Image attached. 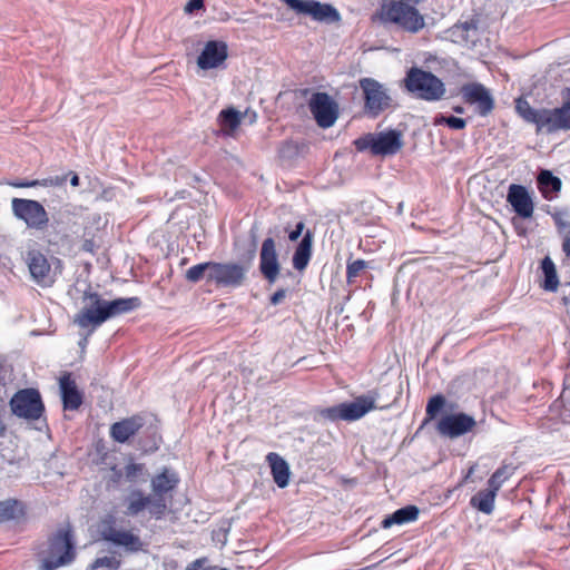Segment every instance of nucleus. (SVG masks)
I'll list each match as a JSON object with an SVG mask.
<instances>
[{
	"mask_svg": "<svg viewBox=\"0 0 570 570\" xmlns=\"http://www.w3.org/2000/svg\"><path fill=\"white\" fill-rule=\"evenodd\" d=\"M81 303L82 306L75 315L73 323L82 330H89V334H92L109 318L135 311L141 304L138 297L106 301L98 293L91 291L83 293Z\"/></svg>",
	"mask_w": 570,
	"mask_h": 570,
	"instance_id": "1",
	"label": "nucleus"
},
{
	"mask_svg": "<svg viewBox=\"0 0 570 570\" xmlns=\"http://www.w3.org/2000/svg\"><path fill=\"white\" fill-rule=\"evenodd\" d=\"M376 18L383 23L396 24L404 31L416 33L425 26L424 17L411 3L381 0Z\"/></svg>",
	"mask_w": 570,
	"mask_h": 570,
	"instance_id": "2",
	"label": "nucleus"
},
{
	"mask_svg": "<svg viewBox=\"0 0 570 570\" xmlns=\"http://www.w3.org/2000/svg\"><path fill=\"white\" fill-rule=\"evenodd\" d=\"M40 570H56L69 564L76 556L72 534L68 529L58 530L49 540L46 550L39 552Z\"/></svg>",
	"mask_w": 570,
	"mask_h": 570,
	"instance_id": "3",
	"label": "nucleus"
},
{
	"mask_svg": "<svg viewBox=\"0 0 570 570\" xmlns=\"http://www.w3.org/2000/svg\"><path fill=\"white\" fill-rule=\"evenodd\" d=\"M358 86L363 94L364 112L371 117L376 118L393 105V99L390 90L381 82L373 78H361Z\"/></svg>",
	"mask_w": 570,
	"mask_h": 570,
	"instance_id": "4",
	"label": "nucleus"
},
{
	"mask_svg": "<svg viewBox=\"0 0 570 570\" xmlns=\"http://www.w3.org/2000/svg\"><path fill=\"white\" fill-rule=\"evenodd\" d=\"M13 215L26 223L29 228L42 230L47 227L49 217L45 207L37 200L13 198L11 202Z\"/></svg>",
	"mask_w": 570,
	"mask_h": 570,
	"instance_id": "5",
	"label": "nucleus"
},
{
	"mask_svg": "<svg viewBox=\"0 0 570 570\" xmlns=\"http://www.w3.org/2000/svg\"><path fill=\"white\" fill-rule=\"evenodd\" d=\"M308 108L316 124L322 128L332 127L340 115L337 101L323 91L312 94L308 99Z\"/></svg>",
	"mask_w": 570,
	"mask_h": 570,
	"instance_id": "6",
	"label": "nucleus"
},
{
	"mask_svg": "<svg viewBox=\"0 0 570 570\" xmlns=\"http://www.w3.org/2000/svg\"><path fill=\"white\" fill-rule=\"evenodd\" d=\"M10 407L13 414L27 420H38L45 410L40 393L35 389L18 391L10 401Z\"/></svg>",
	"mask_w": 570,
	"mask_h": 570,
	"instance_id": "7",
	"label": "nucleus"
},
{
	"mask_svg": "<svg viewBox=\"0 0 570 570\" xmlns=\"http://www.w3.org/2000/svg\"><path fill=\"white\" fill-rule=\"evenodd\" d=\"M248 267L237 263H215L208 274V281L219 287L236 288L244 284Z\"/></svg>",
	"mask_w": 570,
	"mask_h": 570,
	"instance_id": "8",
	"label": "nucleus"
},
{
	"mask_svg": "<svg viewBox=\"0 0 570 570\" xmlns=\"http://www.w3.org/2000/svg\"><path fill=\"white\" fill-rule=\"evenodd\" d=\"M31 278L41 287H50L57 279V268H52L50 262L38 250L28 252L26 258Z\"/></svg>",
	"mask_w": 570,
	"mask_h": 570,
	"instance_id": "9",
	"label": "nucleus"
},
{
	"mask_svg": "<svg viewBox=\"0 0 570 570\" xmlns=\"http://www.w3.org/2000/svg\"><path fill=\"white\" fill-rule=\"evenodd\" d=\"M476 422L473 416L465 413H455L443 416L436 425L441 435L450 439L459 438L474 429Z\"/></svg>",
	"mask_w": 570,
	"mask_h": 570,
	"instance_id": "10",
	"label": "nucleus"
},
{
	"mask_svg": "<svg viewBox=\"0 0 570 570\" xmlns=\"http://www.w3.org/2000/svg\"><path fill=\"white\" fill-rule=\"evenodd\" d=\"M379 391L372 390L366 394L360 395L352 402L343 403V420L344 421H356L363 417L366 413L375 409H387L389 405L377 406Z\"/></svg>",
	"mask_w": 570,
	"mask_h": 570,
	"instance_id": "11",
	"label": "nucleus"
},
{
	"mask_svg": "<svg viewBox=\"0 0 570 570\" xmlns=\"http://www.w3.org/2000/svg\"><path fill=\"white\" fill-rule=\"evenodd\" d=\"M434 78L435 75L431 71L412 67L406 71L404 86L406 90L415 95V97L430 101V88L432 87Z\"/></svg>",
	"mask_w": 570,
	"mask_h": 570,
	"instance_id": "12",
	"label": "nucleus"
},
{
	"mask_svg": "<svg viewBox=\"0 0 570 570\" xmlns=\"http://www.w3.org/2000/svg\"><path fill=\"white\" fill-rule=\"evenodd\" d=\"M461 95L465 102L476 105L478 112L487 116L494 108V99L490 91L480 82L465 83L461 88Z\"/></svg>",
	"mask_w": 570,
	"mask_h": 570,
	"instance_id": "13",
	"label": "nucleus"
},
{
	"mask_svg": "<svg viewBox=\"0 0 570 570\" xmlns=\"http://www.w3.org/2000/svg\"><path fill=\"white\" fill-rule=\"evenodd\" d=\"M281 265L276 252L275 240L272 237L264 239L259 253V271L264 278L274 284L279 275Z\"/></svg>",
	"mask_w": 570,
	"mask_h": 570,
	"instance_id": "14",
	"label": "nucleus"
},
{
	"mask_svg": "<svg viewBox=\"0 0 570 570\" xmlns=\"http://www.w3.org/2000/svg\"><path fill=\"white\" fill-rule=\"evenodd\" d=\"M228 56L227 46L223 41H208L197 58V65L203 70L219 67Z\"/></svg>",
	"mask_w": 570,
	"mask_h": 570,
	"instance_id": "15",
	"label": "nucleus"
},
{
	"mask_svg": "<svg viewBox=\"0 0 570 570\" xmlns=\"http://www.w3.org/2000/svg\"><path fill=\"white\" fill-rule=\"evenodd\" d=\"M507 202L522 218H530L533 214V202L524 186L512 184L509 187Z\"/></svg>",
	"mask_w": 570,
	"mask_h": 570,
	"instance_id": "16",
	"label": "nucleus"
},
{
	"mask_svg": "<svg viewBox=\"0 0 570 570\" xmlns=\"http://www.w3.org/2000/svg\"><path fill=\"white\" fill-rule=\"evenodd\" d=\"M60 393L65 410L75 411L82 404V395L77 389L70 373L63 374L59 380Z\"/></svg>",
	"mask_w": 570,
	"mask_h": 570,
	"instance_id": "17",
	"label": "nucleus"
},
{
	"mask_svg": "<svg viewBox=\"0 0 570 570\" xmlns=\"http://www.w3.org/2000/svg\"><path fill=\"white\" fill-rule=\"evenodd\" d=\"M142 425L144 420L141 416H131L129 419L114 423L110 428V435L115 441L125 443L132 435H135L142 428Z\"/></svg>",
	"mask_w": 570,
	"mask_h": 570,
	"instance_id": "18",
	"label": "nucleus"
},
{
	"mask_svg": "<svg viewBox=\"0 0 570 570\" xmlns=\"http://www.w3.org/2000/svg\"><path fill=\"white\" fill-rule=\"evenodd\" d=\"M515 110L525 121L534 124L539 131H546L547 121H544V118L548 117V109H534L525 99L518 98Z\"/></svg>",
	"mask_w": 570,
	"mask_h": 570,
	"instance_id": "19",
	"label": "nucleus"
},
{
	"mask_svg": "<svg viewBox=\"0 0 570 570\" xmlns=\"http://www.w3.org/2000/svg\"><path fill=\"white\" fill-rule=\"evenodd\" d=\"M547 132L558 130H570V108L569 105H561L559 108L548 109Z\"/></svg>",
	"mask_w": 570,
	"mask_h": 570,
	"instance_id": "20",
	"label": "nucleus"
},
{
	"mask_svg": "<svg viewBox=\"0 0 570 570\" xmlns=\"http://www.w3.org/2000/svg\"><path fill=\"white\" fill-rule=\"evenodd\" d=\"M266 461L271 466L274 482L279 488L287 487L291 475L288 463L279 454L275 452L268 453L266 456Z\"/></svg>",
	"mask_w": 570,
	"mask_h": 570,
	"instance_id": "21",
	"label": "nucleus"
},
{
	"mask_svg": "<svg viewBox=\"0 0 570 570\" xmlns=\"http://www.w3.org/2000/svg\"><path fill=\"white\" fill-rule=\"evenodd\" d=\"M313 234L307 230L299 244L297 245L293 255V266L297 271H303L309 263L312 256Z\"/></svg>",
	"mask_w": 570,
	"mask_h": 570,
	"instance_id": "22",
	"label": "nucleus"
},
{
	"mask_svg": "<svg viewBox=\"0 0 570 570\" xmlns=\"http://www.w3.org/2000/svg\"><path fill=\"white\" fill-rule=\"evenodd\" d=\"M179 482L178 475L165 468L161 473L151 479V490L154 494L165 495L173 491Z\"/></svg>",
	"mask_w": 570,
	"mask_h": 570,
	"instance_id": "23",
	"label": "nucleus"
},
{
	"mask_svg": "<svg viewBox=\"0 0 570 570\" xmlns=\"http://www.w3.org/2000/svg\"><path fill=\"white\" fill-rule=\"evenodd\" d=\"M218 124L220 131L227 137L235 138V130L242 125L240 111L235 107L223 109L218 115Z\"/></svg>",
	"mask_w": 570,
	"mask_h": 570,
	"instance_id": "24",
	"label": "nucleus"
},
{
	"mask_svg": "<svg viewBox=\"0 0 570 570\" xmlns=\"http://www.w3.org/2000/svg\"><path fill=\"white\" fill-rule=\"evenodd\" d=\"M105 539L131 551H137L141 546L139 537L130 531L109 529L105 533Z\"/></svg>",
	"mask_w": 570,
	"mask_h": 570,
	"instance_id": "25",
	"label": "nucleus"
},
{
	"mask_svg": "<svg viewBox=\"0 0 570 570\" xmlns=\"http://www.w3.org/2000/svg\"><path fill=\"white\" fill-rule=\"evenodd\" d=\"M403 131L399 128H386L379 132H370L352 142H401Z\"/></svg>",
	"mask_w": 570,
	"mask_h": 570,
	"instance_id": "26",
	"label": "nucleus"
},
{
	"mask_svg": "<svg viewBox=\"0 0 570 570\" xmlns=\"http://www.w3.org/2000/svg\"><path fill=\"white\" fill-rule=\"evenodd\" d=\"M419 517V509L415 505H407L396 510L382 521V528L387 529L393 524H404L415 521Z\"/></svg>",
	"mask_w": 570,
	"mask_h": 570,
	"instance_id": "27",
	"label": "nucleus"
},
{
	"mask_svg": "<svg viewBox=\"0 0 570 570\" xmlns=\"http://www.w3.org/2000/svg\"><path fill=\"white\" fill-rule=\"evenodd\" d=\"M497 493V491L489 487L474 494L470 500V504L482 513L491 514L494 510Z\"/></svg>",
	"mask_w": 570,
	"mask_h": 570,
	"instance_id": "28",
	"label": "nucleus"
},
{
	"mask_svg": "<svg viewBox=\"0 0 570 570\" xmlns=\"http://www.w3.org/2000/svg\"><path fill=\"white\" fill-rule=\"evenodd\" d=\"M478 27L475 20L471 19L463 23L456 24L452 29V36L455 37V41H463L466 45H475L478 35Z\"/></svg>",
	"mask_w": 570,
	"mask_h": 570,
	"instance_id": "29",
	"label": "nucleus"
},
{
	"mask_svg": "<svg viewBox=\"0 0 570 570\" xmlns=\"http://www.w3.org/2000/svg\"><path fill=\"white\" fill-rule=\"evenodd\" d=\"M402 145H356V153L371 157L385 158L395 155Z\"/></svg>",
	"mask_w": 570,
	"mask_h": 570,
	"instance_id": "30",
	"label": "nucleus"
},
{
	"mask_svg": "<svg viewBox=\"0 0 570 570\" xmlns=\"http://www.w3.org/2000/svg\"><path fill=\"white\" fill-rule=\"evenodd\" d=\"M541 268L544 274V282L542 287L548 292H556L559 286V278L557 275L556 265L549 256L542 259Z\"/></svg>",
	"mask_w": 570,
	"mask_h": 570,
	"instance_id": "31",
	"label": "nucleus"
},
{
	"mask_svg": "<svg viewBox=\"0 0 570 570\" xmlns=\"http://www.w3.org/2000/svg\"><path fill=\"white\" fill-rule=\"evenodd\" d=\"M67 180V176H55L45 179H36V180H18L8 183L12 187L17 188H26V187H50V186H62Z\"/></svg>",
	"mask_w": 570,
	"mask_h": 570,
	"instance_id": "32",
	"label": "nucleus"
},
{
	"mask_svg": "<svg viewBox=\"0 0 570 570\" xmlns=\"http://www.w3.org/2000/svg\"><path fill=\"white\" fill-rule=\"evenodd\" d=\"M149 502V495H144L139 490L132 491L128 499V505L126 513L128 515H137L144 509L147 508Z\"/></svg>",
	"mask_w": 570,
	"mask_h": 570,
	"instance_id": "33",
	"label": "nucleus"
},
{
	"mask_svg": "<svg viewBox=\"0 0 570 570\" xmlns=\"http://www.w3.org/2000/svg\"><path fill=\"white\" fill-rule=\"evenodd\" d=\"M515 468L512 464H503L489 479L488 487L499 491L502 484L514 473Z\"/></svg>",
	"mask_w": 570,
	"mask_h": 570,
	"instance_id": "34",
	"label": "nucleus"
},
{
	"mask_svg": "<svg viewBox=\"0 0 570 570\" xmlns=\"http://www.w3.org/2000/svg\"><path fill=\"white\" fill-rule=\"evenodd\" d=\"M538 183L543 193L559 191L561 189V180L553 176L549 170H542L538 177Z\"/></svg>",
	"mask_w": 570,
	"mask_h": 570,
	"instance_id": "35",
	"label": "nucleus"
},
{
	"mask_svg": "<svg viewBox=\"0 0 570 570\" xmlns=\"http://www.w3.org/2000/svg\"><path fill=\"white\" fill-rule=\"evenodd\" d=\"M213 262H206L191 266L186 272V279L191 283H197L205 276L208 278V274L212 271Z\"/></svg>",
	"mask_w": 570,
	"mask_h": 570,
	"instance_id": "36",
	"label": "nucleus"
},
{
	"mask_svg": "<svg viewBox=\"0 0 570 570\" xmlns=\"http://www.w3.org/2000/svg\"><path fill=\"white\" fill-rule=\"evenodd\" d=\"M149 512L156 519H161L167 510V502L164 495L154 494L149 495L148 505Z\"/></svg>",
	"mask_w": 570,
	"mask_h": 570,
	"instance_id": "37",
	"label": "nucleus"
},
{
	"mask_svg": "<svg viewBox=\"0 0 570 570\" xmlns=\"http://www.w3.org/2000/svg\"><path fill=\"white\" fill-rule=\"evenodd\" d=\"M368 267V263L364 259H355L352 262H347L346 266V278L347 282L351 284L355 281V278L363 272L365 268Z\"/></svg>",
	"mask_w": 570,
	"mask_h": 570,
	"instance_id": "38",
	"label": "nucleus"
},
{
	"mask_svg": "<svg viewBox=\"0 0 570 570\" xmlns=\"http://www.w3.org/2000/svg\"><path fill=\"white\" fill-rule=\"evenodd\" d=\"M19 512V503L17 501L0 502V523L14 519Z\"/></svg>",
	"mask_w": 570,
	"mask_h": 570,
	"instance_id": "39",
	"label": "nucleus"
},
{
	"mask_svg": "<svg viewBox=\"0 0 570 570\" xmlns=\"http://www.w3.org/2000/svg\"><path fill=\"white\" fill-rule=\"evenodd\" d=\"M445 405V397L441 394L432 396L426 405V415L434 419Z\"/></svg>",
	"mask_w": 570,
	"mask_h": 570,
	"instance_id": "40",
	"label": "nucleus"
},
{
	"mask_svg": "<svg viewBox=\"0 0 570 570\" xmlns=\"http://www.w3.org/2000/svg\"><path fill=\"white\" fill-rule=\"evenodd\" d=\"M119 567L120 560L116 556L99 557L91 564V569L107 568L109 570H117Z\"/></svg>",
	"mask_w": 570,
	"mask_h": 570,
	"instance_id": "41",
	"label": "nucleus"
},
{
	"mask_svg": "<svg viewBox=\"0 0 570 570\" xmlns=\"http://www.w3.org/2000/svg\"><path fill=\"white\" fill-rule=\"evenodd\" d=\"M438 125H446L451 129H463L466 125L465 119L455 117V116H440L435 118V122Z\"/></svg>",
	"mask_w": 570,
	"mask_h": 570,
	"instance_id": "42",
	"label": "nucleus"
},
{
	"mask_svg": "<svg viewBox=\"0 0 570 570\" xmlns=\"http://www.w3.org/2000/svg\"><path fill=\"white\" fill-rule=\"evenodd\" d=\"M445 94L444 82L435 76L432 87L430 88V101H438L443 98Z\"/></svg>",
	"mask_w": 570,
	"mask_h": 570,
	"instance_id": "43",
	"label": "nucleus"
},
{
	"mask_svg": "<svg viewBox=\"0 0 570 570\" xmlns=\"http://www.w3.org/2000/svg\"><path fill=\"white\" fill-rule=\"evenodd\" d=\"M305 145H282L279 157L284 160H291L301 153V147Z\"/></svg>",
	"mask_w": 570,
	"mask_h": 570,
	"instance_id": "44",
	"label": "nucleus"
},
{
	"mask_svg": "<svg viewBox=\"0 0 570 570\" xmlns=\"http://www.w3.org/2000/svg\"><path fill=\"white\" fill-rule=\"evenodd\" d=\"M322 415L331 421L343 420V403L323 410Z\"/></svg>",
	"mask_w": 570,
	"mask_h": 570,
	"instance_id": "45",
	"label": "nucleus"
},
{
	"mask_svg": "<svg viewBox=\"0 0 570 570\" xmlns=\"http://www.w3.org/2000/svg\"><path fill=\"white\" fill-rule=\"evenodd\" d=\"M142 469H144L142 464H138V463L127 464L125 468L126 478L129 481H134L135 478L142 471Z\"/></svg>",
	"mask_w": 570,
	"mask_h": 570,
	"instance_id": "46",
	"label": "nucleus"
},
{
	"mask_svg": "<svg viewBox=\"0 0 570 570\" xmlns=\"http://www.w3.org/2000/svg\"><path fill=\"white\" fill-rule=\"evenodd\" d=\"M242 125H253L257 120L256 111L247 108L245 111H240Z\"/></svg>",
	"mask_w": 570,
	"mask_h": 570,
	"instance_id": "47",
	"label": "nucleus"
},
{
	"mask_svg": "<svg viewBox=\"0 0 570 570\" xmlns=\"http://www.w3.org/2000/svg\"><path fill=\"white\" fill-rule=\"evenodd\" d=\"M204 7V0H189L185 7L187 13H193Z\"/></svg>",
	"mask_w": 570,
	"mask_h": 570,
	"instance_id": "48",
	"label": "nucleus"
},
{
	"mask_svg": "<svg viewBox=\"0 0 570 570\" xmlns=\"http://www.w3.org/2000/svg\"><path fill=\"white\" fill-rule=\"evenodd\" d=\"M285 297H286V289H284V288L277 289L271 296V304L272 305H278V304H281L284 301Z\"/></svg>",
	"mask_w": 570,
	"mask_h": 570,
	"instance_id": "49",
	"label": "nucleus"
},
{
	"mask_svg": "<svg viewBox=\"0 0 570 570\" xmlns=\"http://www.w3.org/2000/svg\"><path fill=\"white\" fill-rule=\"evenodd\" d=\"M304 227H305V225L303 222L297 223L295 226V229L288 234L289 240H292V242L297 240L299 238V236L302 235Z\"/></svg>",
	"mask_w": 570,
	"mask_h": 570,
	"instance_id": "50",
	"label": "nucleus"
},
{
	"mask_svg": "<svg viewBox=\"0 0 570 570\" xmlns=\"http://www.w3.org/2000/svg\"><path fill=\"white\" fill-rule=\"evenodd\" d=\"M562 105H569L570 108V88H564L561 91Z\"/></svg>",
	"mask_w": 570,
	"mask_h": 570,
	"instance_id": "51",
	"label": "nucleus"
},
{
	"mask_svg": "<svg viewBox=\"0 0 570 570\" xmlns=\"http://www.w3.org/2000/svg\"><path fill=\"white\" fill-rule=\"evenodd\" d=\"M562 249L567 254V256H570V233L566 236L563 240Z\"/></svg>",
	"mask_w": 570,
	"mask_h": 570,
	"instance_id": "52",
	"label": "nucleus"
},
{
	"mask_svg": "<svg viewBox=\"0 0 570 570\" xmlns=\"http://www.w3.org/2000/svg\"><path fill=\"white\" fill-rule=\"evenodd\" d=\"M91 334H89V331L87 332L86 335L82 336V338L80 340L79 342V346L85 350L87 344H88V337L90 336Z\"/></svg>",
	"mask_w": 570,
	"mask_h": 570,
	"instance_id": "53",
	"label": "nucleus"
},
{
	"mask_svg": "<svg viewBox=\"0 0 570 570\" xmlns=\"http://www.w3.org/2000/svg\"><path fill=\"white\" fill-rule=\"evenodd\" d=\"M70 184L73 187L79 186V177H78L77 174H72L71 179H70Z\"/></svg>",
	"mask_w": 570,
	"mask_h": 570,
	"instance_id": "54",
	"label": "nucleus"
},
{
	"mask_svg": "<svg viewBox=\"0 0 570 570\" xmlns=\"http://www.w3.org/2000/svg\"><path fill=\"white\" fill-rule=\"evenodd\" d=\"M421 135L425 134V135H430V130L426 128V127H423L420 131Z\"/></svg>",
	"mask_w": 570,
	"mask_h": 570,
	"instance_id": "55",
	"label": "nucleus"
},
{
	"mask_svg": "<svg viewBox=\"0 0 570 570\" xmlns=\"http://www.w3.org/2000/svg\"><path fill=\"white\" fill-rule=\"evenodd\" d=\"M473 472H474V466H471L469 472H468L466 479L470 478Z\"/></svg>",
	"mask_w": 570,
	"mask_h": 570,
	"instance_id": "56",
	"label": "nucleus"
},
{
	"mask_svg": "<svg viewBox=\"0 0 570 570\" xmlns=\"http://www.w3.org/2000/svg\"><path fill=\"white\" fill-rule=\"evenodd\" d=\"M456 112H462L463 111V108L462 107H458L454 109Z\"/></svg>",
	"mask_w": 570,
	"mask_h": 570,
	"instance_id": "57",
	"label": "nucleus"
},
{
	"mask_svg": "<svg viewBox=\"0 0 570 570\" xmlns=\"http://www.w3.org/2000/svg\"><path fill=\"white\" fill-rule=\"evenodd\" d=\"M402 208H403V204L401 203V204L399 205V208H397L399 213H401V212H402Z\"/></svg>",
	"mask_w": 570,
	"mask_h": 570,
	"instance_id": "58",
	"label": "nucleus"
}]
</instances>
